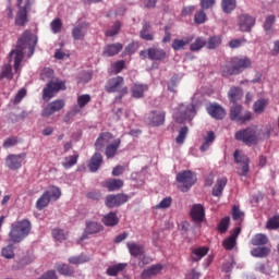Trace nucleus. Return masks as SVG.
Listing matches in <instances>:
<instances>
[{"instance_id": "1", "label": "nucleus", "mask_w": 279, "mask_h": 279, "mask_svg": "<svg viewBox=\"0 0 279 279\" xmlns=\"http://www.w3.org/2000/svg\"><path fill=\"white\" fill-rule=\"evenodd\" d=\"M34 47H36V36L29 31H25L22 37L17 40L15 50L9 54V63L4 64L0 72V80H8L9 82L14 77L12 73V62L15 73H21V62L25 56V49H28L31 56H34Z\"/></svg>"}, {"instance_id": "2", "label": "nucleus", "mask_w": 279, "mask_h": 279, "mask_svg": "<svg viewBox=\"0 0 279 279\" xmlns=\"http://www.w3.org/2000/svg\"><path fill=\"white\" fill-rule=\"evenodd\" d=\"M250 66H252V61L246 57H233L221 66V73L225 77H228V75H238V73H241L244 69H250Z\"/></svg>"}, {"instance_id": "3", "label": "nucleus", "mask_w": 279, "mask_h": 279, "mask_svg": "<svg viewBox=\"0 0 279 279\" xmlns=\"http://www.w3.org/2000/svg\"><path fill=\"white\" fill-rule=\"evenodd\" d=\"M32 232V222L27 219L15 221L11 225L9 239L12 243H21Z\"/></svg>"}, {"instance_id": "4", "label": "nucleus", "mask_w": 279, "mask_h": 279, "mask_svg": "<svg viewBox=\"0 0 279 279\" xmlns=\"http://www.w3.org/2000/svg\"><path fill=\"white\" fill-rule=\"evenodd\" d=\"M197 114V105H180L173 113V119L177 123H184V121H192Z\"/></svg>"}, {"instance_id": "5", "label": "nucleus", "mask_w": 279, "mask_h": 279, "mask_svg": "<svg viewBox=\"0 0 279 279\" xmlns=\"http://www.w3.org/2000/svg\"><path fill=\"white\" fill-rule=\"evenodd\" d=\"M235 140L241 141L245 145H256L258 142V134L256 133V126L240 130L235 133Z\"/></svg>"}, {"instance_id": "6", "label": "nucleus", "mask_w": 279, "mask_h": 279, "mask_svg": "<svg viewBox=\"0 0 279 279\" xmlns=\"http://www.w3.org/2000/svg\"><path fill=\"white\" fill-rule=\"evenodd\" d=\"M177 182L183 193H186L195 182H197V177L191 170H185L177 174Z\"/></svg>"}, {"instance_id": "7", "label": "nucleus", "mask_w": 279, "mask_h": 279, "mask_svg": "<svg viewBox=\"0 0 279 279\" xmlns=\"http://www.w3.org/2000/svg\"><path fill=\"white\" fill-rule=\"evenodd\" d=\"M64 88H66L64 82L60 81L59 78H53L47 84L46 88H44L43 99L45 101H49V99H52L56 93H59V90H64Z\"/></svg>"}, {"instance_id": "8", "label": "nucleus", "mask_w": 279, "mask_h": 279, "mask_svg": "<svg viewBox=\"0 0 279 279\" xmlns=\"http://www.w3.org/2000/svg\"><path fill=\"white\" fill-rule=\"evenodd\" d=\"M105 90L107 93H120V99L123 95H128V87L123 86V77L121 76L110 78L105 86Z\"/></svg>"}, {"instance_id": "9", "label": "nucleus", "mask_w": 279, "mask_h": 279, "mask_svg": "<svg viewBox=\"0 0 279 279\" xmlns=\"http://www.w3.org/2000/svg\"><path fill=\"white\" fill-rule=\"evenodd\" d=\"M29 5H32V0H17L16 7L19 8L15 23L16 25H25L27 23V10H29Z\"/></svg>"}, {"instance_id": "10", "label": "nucleus", "mask_w": 279, "mask_h": 279, "mask_svg": "<svg viewBox=\"0 0 279 279\" xmlns=\"http://www.w3.org/2000/svg\"><path fill=\"white\" fill-rule=\"evenodd\" d=\"M230 117L232 121L245 123V121H250V119H252V112L243 111V107L240 105H233L231 107Z\"/></svg>"}, {"instance_id": "11", "label": "nucleus", "mask_w": 279, "mask_h": 279, "mask_svg": "<svg viewBox=\"0 0 279 279\" xmlns=\"http://www.w3.org/2000/svg\"><path fill=\"white\" fill-rule=\"evenodd\" d=\"M234 160L235 162H238V165H241V170H239V175H247V173H250V159L244 156L241 155V151L235 150L234 154Z\"/></svg>"}, {"instance_id": "12", "label": "nucleus", "mask_w": 279, "mask_h": 279, "mask_svg": "<svg viewBox=\"0 0 279 279\" xmlns=\"http://www.w3.org/2000/svg\"><path fill=\"white\" fill-rule=\"evenodd\" d=\"M255 24L256 20L248 14H242L238 19V26L240 27V32H251Z\"/></svg>"}, {"instance_id": "13", "label": "nucleus", "mask_w": 279, "mask_h": 279, "mask_svg": "<svg viewBox=\"0 0 279 279\" xmlns=\"http://www.w3.org/2000/svg\"><path fill=\"white\" fill-rule=\"evenodd\" d=\"M130 197L125 194L109 195L106 197V206L108 208H117L125 204Z\"/></svg>"}, {"instance_id": "14", "label": "nucleus", "mask_w": 279, "mask_h": 279, "mask_svg": "<svg viewBox=\"0 0 279 279\" xmlns=\"http://www.w3.org/2000/svg\"><path fill=\"white\" fill-rule=\"evenodd\" d=\"M162 269H165V265H162V264H154V265L145 268L142 271L141 278L142 279L154 278L155 276H158L159 274H162Z\"/></svg>"}, {"instance_id": "15", "label": "nucleus", "mask_w": 279, "mask_h": 279, "mask_svg": "<svg viewBox=\"0 0 279 279\" xmlns=\"http://www.w3.org/2000/svg\"><path fill=\"white\" fill-rule=\"evenodd\" d=\"M25 158H26L25 153H22L20 155H9L7 157V167H9V169H13V170L21 169Z\"/></svg>"}, {"instance_id": "16", "label": "nucleus", "mask_w": 279, "mask_h": 279, "mask_svg": "<svg viewBox=\"0 0 279 279\" xmlns=\"http://www.w3.org/2000/svg\"><path fill=\"white\" fill-rule=\"evenodd\" d=\"M113 141H114V136H112V133L110 132L101 133L96 140L95 147L97 151H101L104 147H107V145H110L111 142Z\"/></svg>"}, {"instance_id": "17", "label": "nucleus", "mask_w": 279, "mask_h": 279, "mask_svg": "<svg viewBox=\"0 0 279 279\" xmlns=\"http://www.w3.org/2000/svg\"><path fill=\"white\" fill-rule=\"evenodd\" d=\"M64 108V100H54L43 110V117H51L54 112H60Z\"/></svg>"}, {"instance_id": "18", "label": "nucleus", "mask_w": 279, "mask_h": 279, "mask_svg": "<svg viewBox=\"0 0 279 279\" xmlns=\"http://www.w3.org/2000/svg\"><path fill=\"white\" fill-rule=\"evenodd\" d=\"M239 234H241V227L235 228L231 235L223 240L222 247L225 250H234L236 247V239H239Z\"/></svg>"}, {"instance_id": "19", "label": "nucleus", "mask_w": 279, "mask_h": 279, "mask_svg": "<svg viewBox=\"0 0 279 279\" xmlns=\"http://www.w3.org/2000/svg\"><path fill=\"white\" fill-rule=\"evenodd\" d=\"M190 215L195 223H202V221H204V217H206L204 206H202V204L193 205Z\"/></svg>"}, {"instance_id": "20", "label": "nucleus", "mask_w": 279, "mask_h": 279, "mask_svg": "<svg viewBox=\"0 0 279 279\" xmlns=\"http://www.w3.org/2000/svg\"><path fill=\"white\" fill-rule=\"evenodd\" d=\"M88 34V24L81 23L76 25L72 31L74 40H84V37Z\"/></svg>"}, {"instance_id": "21", "label": "nucleus", "mask_w": 279, "mask_h": 279, "mask_svg": "<svg viewBox=\"0 0 279 279\" xmlns=\"http://www.w3.org/2000/svg\"><path fill=\"white\" fill-rule=\"evenodd\" d=\"M126 247L131 256H134L135 258L145 254V246L143 244L136 242H128Z\"/></svg>"}, {"instance_id": "22", "label": "nucleus", "mask_w": 279, "mask_h": 279, "mask_svg": "<svg viewBox=\"0 0 279 279\" xmlns=\"http://www.w3.org/2000/svg\"><path fill=\"white\" fill-rule=\"evenodd\" d=\"M119 147H121V138L113 140L110 144L106 146L105 156L107 158H114L117 156Z\"/></svg>"}, {"instance_id": "23", "label": "nucleus", "mask_w": 279, "mask_h": 279, "mask_svg": "<svg viewBox=\"0 0 279 279\" xmlns=\"http://www.w3.org/2000/svg\"><path fill=\"white\" fill-rule=\"evenodd\" d=\"M206 254H208L207 246L194 247V248H192V252H191V260L193 263H199V260H202V258H204V256H206Z\"/></svg>"}, {"instance_id": "24", "label": "nucleus", "mask_w": 279, "mask_h": 279, "mask_svg": "<svg viewBox=\"0 0 279 279\" xmlns=\"http://www.w3.org/2000/svg\"><path fill=\"white\" fill-rule=\"evenodd\" d=\"M207 112L214 119H223V117H226V110H223L219 105H209L207 107Z\"/></svg>"}, {"instance_id": "25", "label": "nucleus", "mask_w": 279, "mask_h": 279, "mask_svg": "<svg viewBox=\"0 0 279 279\" xmlns=\"http://www.w3.org/2000/svg\"><path fill=\"white\" fill-rule=\"evenodd\" d=\"M121 49H123V45L119 43L107 45L102 51V56H106L107 58H112V56H117V53H119Z\"/></svg>"}, {"instance_id": "26", "label": "nucleus", "mask_w": 279, "mask_h": 279, "mask_svg": "<svg viewBox=\"0 0 279 279\" xmlns=\"http://www.w3.org/2000/svg\"><path fill=\"white\" fill-rule=\"evenodd\" d=\"M148 119L150 124H153L155 128H158V125H162L165 123V112H151Z\"/></svg>"}, {"instance_id": "27", "label": "nucleus", "mask_w": 279, "mask_h": 279, "mask_svg": "<svg viewBox=\"0 0 279 279\" xmlns=\"http://www.w3.org/2000/svg\"><path fill=\"white\" fill-rule=\"evenodd\" d=\"M193 43V36L183 37L182 39H174L172 41V49L174 51H180L186 47V45H190Z\"/></svg>"}, {"instance_id": "28", "label": "nucleus", "mask_w": 279, "mask_h": 279, "mask_svg": "<svg viewBox=\"0 0 279 279\" xmlns=\"http://www.w3.org/2000/svg\"><path fill=\"white\" fill-rule=\"evenodd\" d=\"M102 162H104V157L101 156V154L96 153L89 161V165H88L89 171H92V173H95V171H97L101 167Z\"/></svg>"}, {"instance_id": "29", "label": "nucleus", "mask_w": 279, "mask_h": 279, "mask_svg": "<svg viewBox=\"0 0 279 279\" xmlns=\"http://www.w3.org/2000/svg\"><path fill=\"white\" fill-rule=\"evenodd\" d=\"M226 184H228V179L222 177L217 180L214 189H213V195L215 197H221V193H223V189H226Z\"/></svg>"}, {"instance_id": "30", "label": "nucleus", "mask_w": 279, "mask_h": 279, "mask_svg": "<svg viewBox=\"0 0 279 279\" xmlns=\"http://www.w3.org/2000/svg\"><path fill=\"white\" fill-rule=\"evenodd\" d=\"M104 226L112 228L119 223V217H117V213H109L105 215L101 219Z\"/></svg>"}, {"instance_id": "31", "label": "nucleus", "mask_w": 279, "mask_h": 279, "mask_svg": "<svg viewBox=\"0 0 279 279\" xmlns=\"http://www.w3.org/2000/svg\"><path fill=\"white\" fill-rule=\"evenodd\" d=\"M45 193L48 195L50 202H58L62 196L60 187L53 185L49 186Z\"/></svg>"}, {"instance_id": "32", "label": "nucleus", "mask_w": 279, "mask_h": 279, "mask_svg": "<svg viewBox=\"0 0 279 279\" xmlns=\"http://www.w3.org/2000/svg\"><path fill=\"white\" fill-rule=\"evenodd\" d=\"M125 267H128V264L125 263L116 264L109 266L106 270V274L107 276L117 277L119 274H121V271H123V269H125Z\"/></svg>"}, {"instance_id": "33", "label": "nucleus", "mask_w": 279, "mask_h": 279, "mask_svg": "<svg viewBox=\"0 0 279 279\" xmlns=\"http://www.w3.org/2000/svg\"><path fill=\"white\" fill-rule=\"evenodd\" d=\"M104 230V226L95 221H87L85 228V234H97V232H101Z\"/></svg>"}, {"instance_id": "34", "label": "nucleus", "mask_w": 279, "mask_h": 279, "mask_svg": "<svg viewBox=\"0 0 279 279\" xmlns=\"http://www.w3.org/2000/svg\"><path fill=\"white\" fill-rule=\"evenodd\" d=\"M147 53L150 60H165L167 58V52L158 48H150Z\"/></svg>"}, {"instance_id": "35", "label": "nucleus", "mask_w": 279, "mask_h": 279, "mask_svg": "<svg viewBox=\"0 0 279 279\" xmlns=\"http://www.w3.org/2000/svg\"><path fill=\"white\" fill-rule=\"evenodd\" d=\"M215 142V132L207 131L206 136H204V143L201 146V151H208L210 145Z\"/></svg>"}, {"instance_id": "36", "label": "nucleus", "mask_w": 279, "mask_h": 279, "mask_svg": "<svg viewBox=\"0 0 279 279\" xmlns=\"http://www.w3.org/2000/svg\"><path fill=\"white\" fill-rule=\"evenodd\" d=\"M215 142V132L207 131L206 136H204V143L201 146V151H208L210 145Z\"/></svg>"}, {"instance_id": "37", "label": "nucleus", "mask_w": 279, "mask_h": 279, "mask_svg": "<svg viewBox=\"0 0 279 279\" xmlns=\"http://www.w3.org/2000/svg\"><path fill=\"white\" fill-rule=\"evenodd\" d=\"M146 90H148L147 85L135 83L132 87V97L135 99H141V97L145 95Z\"/></svg>"}, {"instance_id": "38", "label": "nucleus", "mask_w": 279, "mask_h": 279, "mask_svg": "<svg viewBox=\"0 0 279 279\" xmlns=\"http://www.w3.org/2000/svg\"><path fill=\"white\" fill-rule=\"evenodd\" d=\"M104 186L108 191H119L123 186V181L121 179H109L105 182Z\"/></svg>"}, {"instance_id": "39", "label": "nucleus", "mask_w": 279, "mask_h": 279, "mask_svg": "<svg viewBox=\"0 0 279 279\" xmlns=\"http://www.w3.org/2000/svg\"><path fill=\"white\" fill-rule=\"evenodd\" d=\"M243 97V90L239 87H232L229 90V99L230 101H232L233 104H236V101L241 100V98Z\"/></svg>"}, {"instance_id": "40", "label": "nucleus", "mask_w": 279, "mask_h": 279, "mask_svg": "<svg viewBox=\"0 0 279 279\" xmlns=\"http://www.w3.org/2000/svg\"><path fill=\"white\" fill-rule=\"evenodd\" d=\"M52 238L54 239V241L62 243V241H66V239L69 238V232H66L62 229H53Z\"/></svg>"}, {"instance_id": "41", "label": "nucleus", "mask_w": 279, "mask_h": 279, "mask_svg": "<svg viewBox=\"0 0 279 279\" xmlns=\"http://www.w3.org/2000/svg\"><path fill=\"white\" fill-rule=\"evenodd\" d=\"M50 202L51 201L49 199V196L44 192L43 195L36 202L37 210H43L44 208H47Z\"/></svg>"}, {"instance_id": "42", "label": "nucleus", "mask_w": 279, "mask_h": 279, "mask_svg": "<svg viewBox=\"0 0 279 279\" xmlns=\"http://www.w3.org/2000/svg\"><path fill=\"white\" fill-rule=\"evenodd\" d=\"M221 35L211 36L208 41H206L207 49H217L221 45Z\"/></svg>"}, {"instance_id": "43", "label": "nucleus", "mask_w": 279, "mask_h": 279, "mask_svg": "<svg viewBox=\"0 0 279 279\" xmlns=\"http://www.w3.org/2000/svg\"><path fill=\"white\" fill-rule=\"evenodd\" d=\"M77 158H80L78 155H71L65 157L62 162V167H64V169H71V167H75V165H77Z\"/></svg>"}, {"instance_id": "44", "label": "nucleus", "mask_w": 279, "mask_h": 279, "mask_svg": "<svg viewBox=\"0 0 279 279\" xmlns=\"http://www.w3.org/2000/svg\"><path fill=\"white\" fill-rule=\"evenodd\" d=\"M252 245H267L269 239L263 233H257L251 241Z\"/></svg>"}, {"instance_id": "45", "label": "nucleus", "mask_w": 279, "mask_h": 279, "mask_svg": "<svg viewBox=\"0 0 279 279\" xmlns=\"http://www.w3.org/2000/svg\"><path fill=\"white\" fill-rule=\"evenodd\" d=\"M206 47V39L203 37H198L190 45V49L192 51H201V49H204Z\"/></svg>"}, {"instance_id": "46", "label": "nucleus", "mask_w": 279, "mask_h": 279, "mask_svg": "<svg viewBox=\"0 0 279 279\" xmlns=\"http://www.w3.org/2000/svg\"><path fill=\"white\" fill-rule=\"evenodd\" d=\"M221 8L226 14H230L236 8V0H222Z\"/></svg>"}, {"instance_id": "47", "label": "nucleus", "mask_w": 279, "mask_h": 279, "mask_svg": "<svg viewBox=\"0 0 279 279\" xmlns=\"http://www.w3.org/2000/svg\"><path fill=\"white\" fill-rule=\"evenodd\" d=\"M252 256L255 258H265V256L269 255V248L268 247H256L251 251Z\"/></svg>"}, {"instance_id": "48", "label": "nucleus", "mask_w": 279, "mask_h": 279, "mask_svg": "<svg viewBox=\"0 0 279 279\" xmlns=\"http://www.w3.org/2000/svg\"><path fill=\"white\" fill-rule=\"evenodd\" d=\"M269 104V100L267 99H259L254 104V112H256V114H260L265 111V108H267Z\"/></svg>"}, {"instance_id": "49", "label": "nucleus", "mask_w": 279, "mask_h": 279, "mask_svg": "<svg viewBox=\"0 0 279 279\" xmlns=\"http://www.w3.org/2000/svg\"><path fill=\"white\" fill-rule=\"evenodd\" d=\"M77 107L80 108V110H82L83 108H86L87 104H90V95L88 94H82L77 96Z\"/></svg>"}, {"instance_id": "50", "label": "nucleus", "mask_w": 279, "mask_h": 279, "mask_svg": "<svg viewBox=\"0 0 279 279\" xmlns=\"http://www.w3.org/2000/svg\"><path fill=\"white\" fill-rule=\"evenodd\" d=\"M89 260H90V257L86 255L73 256L69 258V263L71 265H82L84 263H88Z\"/></svg>"}, {"instance_id": "51", "label": "nucleus", "mask_w": 279, "mask_h": 279, "mask_svg": "<svg viewBox=\"0 0 279 279\" xmlns=\"http://www.w3.org/2000/svg\"><path fill=\"white\" fill-rule=\"evenodd\" d=\"M276 23V16L269 15L266 17V21L264 23V29L266 34H271V31L274 29V24Z\"/></svg>"}, {"instance_id": "52", "label": "nucleus", "mask_w": 279, "mask_h": 279, "mask_svg": "<svg viewBox=\"0 0 279 279\" xmlns=\"http://www.w3.org/2000/svg\"><path fill=\"white\" fill-rule=\"evenodd\" d=\"M57 271L61 274V276H72L73 275V268H71L66 264H59L56 267Z\"/></svg>"}, {"instance_id": "53", "label": "nucleus", "mask_w": 279, "mask_h": 279, "mask_svg": "<svg viewBox=\"0 0 279 279\" xmlns=\"http://www.w3.org/2000/svg\"><path fill=\"white\" fill-rule=\"evenodd\" d=\"M231 215L233 221H243V217H245V214H243V211H241V209L236 205L232 207Z\"/></svg>"}, {"instance_id": "54", "label": "nucleus", "mask_w": 279, "mask_h": 279, "mask_svg": "<svg viewBox=\"0 0 279 279\" xmlns=\"http://www.w3.org/2000/svg\"><path fill=\"white\" fill-rule=\"evenodd\" d=\"M267 230H278L279 228V215L274 216L272 218L268 219L266 223Z\"/></svg>"}, {"instance_id": "55", "label": "nucleus", "mask_w": 279, "mask_h": 279, "mask_svg": "<svg viewBox=\"0 0 279 279\" xmlns=\"http://www.w3.org/2000/svg\"><path fill=\"white\" fill-rule=\"evenodd\" d=\"M141 38L144 40H154V35L149 33V24L145 23L141 31Z\"/></svg>"}, {"instance_id": "56", "label": "nucleus", "mask_w": 279, "mask_h": 279, "mask_svg": "<svg viewBox=\"0 0 279 279\" xmlns=\"http://www.w3.org/2000/svg\"><path fill=\"white\" fill-rule=\"evenodd\" d=\"M186 134H189V128L183 126V128L179 131V135H178L177 138H175L178 145H182V143H184V141H185V138H186Z\"/></svg>"}, {"instance_id": "57", "label": "nucleus", "mask_w": 279, "mask_h": 279, "mask_svg": "<svg viewBox=\"0 0 279 279\" xmlns=\"http://www.w3.org/2000/svg\"><path fill=\"white\" fill-rule=\"evenodd\" d=\"M124 68H125V61L120 60V61L112 63L111 72L116 73V74L121 73V71H123Z\"/></svg>"}, {"instance_id": "58", "label": "nucleus", "mask_w": 279, "mask_h": 279, "mask_svg": "<svg viewBox=\"0 0 279 279\" xmlns=\"http://www.w3.org/2000/svg\"><path fill=\"white\" fill-rule=\"evenodd\" d=\"M229 226H230V218L229 217L222 218L218 225L219 232L221 233L226 232Z\"/></svg>"}, {"instance_id": "59", "label": "nucleus", "mask_w": 279, "mask_h": 279, "mask_svg": "<svg viewBox=\"0 0 279 279\" xmlns=\"http://www.w3.org/2000/svg\"><path fill=\"white\" fill-rule=\"evenodd\" d=\"M53 77V70L51 68H45L41 70L40 78L45 82L47 80H51Z\"/></svg>"}, {"instance_id": "60", "label": "nucleus", "mask_w": 279, "mask_h": 279, "mask_svg": "<svg viewBox=\"0 0 279 279\" xmlns=\"http://www.w3.org/2000/svg\"><path fill=\"white\" fill-rule=\"evenodd\" d=\"M50 27L53 34L60 33V31L62 29V21H60V19L53 20L50 24Z\"/></svg>"}, {"instance_id": "61", "label": "nucleus", "mask_w": 279, "mask_h": 279, "mask_svg": "<svg viewBox=\"0 0 279 279\" xmlns=\"http://www.w3.org/2000/svg\"><path fill=\"white\" fill-rule=\"evenodd\" d=\"M2 256L4 258H14V246L8 245L2 248Z\"/></svg>"}, {"instance_id": "62", "label": "nucleus", "mask_w": 279, "mask_h": 279, "mask_svg": "<svg viewBox=\"0 0 279 279\" xmlns=\"http://www.w3.org/2000/svg\"><path fill=\"white\" fill-rule=\"evenodd\" d=\"M194 21L197 25H202V23H206V12L198 11L194 15Z\"/></svg>"}, {"instance_id": "63", "label": "nucleus", "mask_w": 279, "mask_h": 279, "mask_svg": "<svg viewBox=\"0 0 279 279\" xmlns=\"http://www.w3.org/2000/svg\"><path fill=\"white\" fill-rule=\"evenodd\" d=\"M172 202H173V199L171 197H166L158 205H156L155 208L156 209L169 208L171 206Z\"/></svg>"}, {"instance_id": "64", "label": "nucleus", "mask_w": 279, "mask_h": 279, "mask_svg": "<svg viewBox=\"0 0 279 279\" xmlns=\"http://www.w3.org/2000/svg\"><path fill=\"white\" fill-rule=\"evenodd\" d=\"M119 29H121V23L116 22L113 26L106 32V36H117V34H119Z\"/></svg>"}]
</instances>
